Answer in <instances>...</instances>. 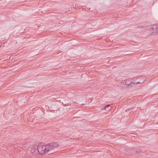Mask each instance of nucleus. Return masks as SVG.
Here are the masks:
<instances>
[{"mask_svg":"<svg viewBox=\"0 0 158 158\" xmlns=\"http://www.w3.org/2000/svg\"><path fill=\"white\" fill-rule=\"evenodd\" d=\"M58 146L59 144L56 142L50 143L46 145L38 146L37 151L42 154H52L55 152V149Z\"/></svg>","mask_w":158,"mask_h":158,"instance_id":"nucleus-1","label":"nucleus"},{"mask_svg":"<svg viewBox=\"0 0 158 158\" xmlns=\"http://www.w3.org/2000/svg\"><path fill=\"white\" fill-rule=\"evenodd\" d=\"M149 28V33L151 35H158V23L151 25Z\"/></svg>","mask_w":158,"mask_h":158,"instance_id":"nucleus-2","label":"nucleus"},{"mask_svg":"<svg viewBox=\"0 0 158 158\" xmlns=\"http://www.w3.org/2000/svg\"><path fill=\"white\" fill-rule=\"evenodd\" d=\"M144 81V80L143 79L141 80V81H138L137 82H136V81H133V80L132 81H131V79L129 80L127 79L125 81H123V83H125V84L127 85H130L131 86L132 84H137L139 83H143Z\"/></svg>","mask_w":158,"mask_h":158,"instance_id":"nucleus-3","label":"nucleus"},{"mask_svg":"<svg viewBox=\"0 0 158 158\" xmlns=\"http://www.w3.org/2000/svg\"><path fill=\"white\" fill-rule=\"evenodd\" d=\"M143 79L144 80V77L143 76H141L136 78H134L133 79V81H136V82H137L138 81H141Z\"/></svg>","mask_w":158,"mask_h":158,"instance_id":"nucleus-4","label":"nucleus"},{"mask_svg":"<svg viewBox=\"0 0 158 158\" xmlns=\"http://www.w3.org/2000/svg\"><path fill=\"white\" fill-rule=\"evenodd\" d=\"M37 148V147L36 146H33L32 148L31 147V152L34 153H37L38 151H37V150H36V148Z\"/></svg>","mask_w":158,"mask_h":158,"instance_id":"nucleus-5","label":"nucleus"},{"mask_svg":"<svg viewBox=\"0 0 158 158\" xmlns=\"http://www.w3.org/2000/svg\"><path fill=\"white\" fill-rule=\"evenodd\" d=\"M111 108V107L110 106V105H108L106 106L104 108V109L106 110H109Z\"/></svg>","mask_w":158,"mask_h":158,"instance_id":"nucleus-6","label":"nucleus"},{"mask_svg":"<svg viewBox=\"0 0 158 158\" xmlns=\"http://www.w3.org/2000/svg\"><path fill=\"white\" fill-rule=\"evenodd\" d=\"M133 108V107L128 109V110H126V111H127V110H131V108Z\"/></svg>","mask_w":158,"mask_h":158,"instance_id":"nucleus-7","label":"nucleus"},{"mask_svg":"<svg viewBox=\"0 0 158 158\" xmlns=\"http://www.w3.org/2000/svg\"><path fill=\"white\" fill-rule=\"evenodd\" d=\"M2 46V44L1 43H0V47H1Z\"/></svg>","mask_w":158,"mask_h":158,"instance_id":"nucleus-8","label":"nucleus"}]
</instances>
